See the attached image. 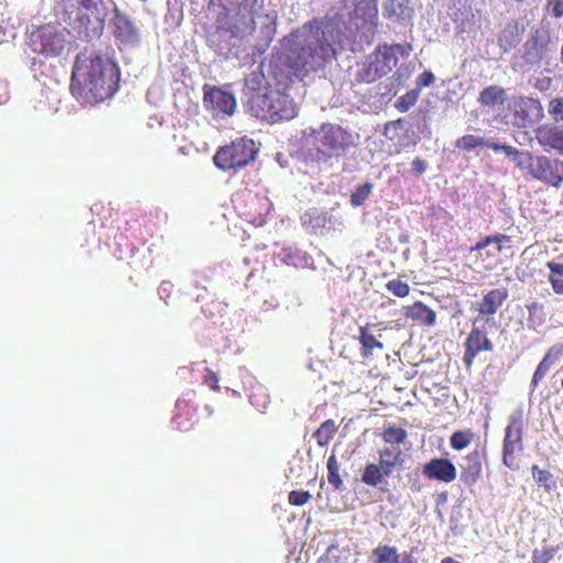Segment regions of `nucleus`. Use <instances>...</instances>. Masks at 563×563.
<instances>
[{
    "mask_svg": "<svg viewBox=\"0 0 563 563\" xmlns=\"http://www.w3.org/2000/svg\"><path fill=\"white\" fill-rule=\"evenodd\" d=\"M249 112L253 117L269 123L287 121L297 114L294 99L286 92L274 88H271L263 96L253 98Z\"/></svg>",
    "mask_w": 563,
    "mask_h": 563,
    "instance_id": "nucleus-4",
    "label": "nucleus"
},
{
    "mask_svg": "<svg viewBox=\"0 0 563 563\" xmlns=\"http://www.w3.org/2000/svg\"><path fill=\"white\" fill-rule=\"evenodd\" d=\"M509 292L505 287L494 288L483 295L481 300L472 305L471 310L476 312L475 318L487 320L488 324L497 325L494 316L508 299Z\"/></svg>",
    "mask_w": 563,
    "mask_h": 563,
    "instance_id": "nucleus-14",
    "label": "nucleus"
},
{
    "mask_svg": "<svg viewBox=\"0 0 563 563\" xmlns=\"http://www.w3.org/2000/svg\"><path fill=\"white\" fill-rule=\"evenodd\" d=\"M112 34L122 43H134L139 40V30L132 20L119 10H114L111 21Z\"/></svg>",
    "mask_w": 563,
    "mask_h": 563,
    "instance_id": "nucleus-19",
    "label": "nucleus"
},
{
    "mask_svg": "<svg viewBox=\"0 0 563 563\" xmlns=\"http://www.w3.org/2000/svg\"><path fill=\"white\" fill-rule=\"evenodd\" d=\"M434 81V75L430 70H424L417 77L416 85L418 89L429 87Z\"/></svg>",
    "mask_w": 563,
    "mask_h": 563,
    "instance_id": "nucleus-47",
    "label": "nucleus"
},
{
    "mask_svg": "<svg viewBox=\"0 0 563 563\" xmlns=\"http://www.w3.org/2000/svg\"><path fill=\"white\" fill-rule=\"evenodd\" d=\"M538 144L547 152L563 156V124L543 123L534 130Z\"/></svg>",
    "mask_w": 563,
    "mask_h": 563,
    "instance_id": "nucleus-16",
    "label": "nucleus"
},
{
    "mask_svg": "<svg viewBox=\"0 0 563 563\" xmlns=\"http://www.w3.org/2000/svg\"><path fill=\"white\" fill-rule=\"evenodd\" d=\"M203 384L208 386L213 391H220L219 386V377L218 375L209 367L205 369Z\"/></svg>",
    "mask_w": 563,
    "mask_h": 563,
    "instance_id": "nucleus-44",
    "label": "nucleus"
},
{
    "mask_svg": "<svg viewBox=\"0 0 563 563\" xmlns=\"http://www.w3.org/2000/svg\"><path fill=\"white\" fill-rule=\"evenodd\" d=\"M174 422L176 424V428L179 430V431H187L189 430L191 427H192V422L190 420H188L187 423H184L181 421V416L179 413H177L174 418Z\"/></svg>",
    "mask_w": 563,
    "mask_h": 563,
    "instance_id": "nucleus-52",
    "label": "nucleus"
},
{
    "mask_svg": "<svg viewBox=\"0 0 563 563\" xmlns=\"http://www.w3.org/2000/svg\"><path fill=\"white\" fill-rule=\"evenodd\" d=\"M523 170L533 178L552 187H560L563 183V161L547 155H536L532 152Z\"/></svg>",
    "mask_w": 563,
    "mask_h": 563,
    "instance_id": "nucleus-11",
    "label": "nucleus"
},
{
    "mask_svg": "<svg viewBox=\"0 0 563 563\" xmlns=\"http://www.w3.org/2000/svg\"><path fill=\"white\" fill-rule=\"evenodd\" d=\"M406 462V455L399 446H386L378 451V463L365 465L361 481L367 486L378 487L386 477L400 471Z\"/></svg>",
    "mask_w": 563,
    "mask_h": 563,
    "instance_id": "nucleus-5",
    "label": "nucleus"
},
{
    "mask_svg": "<svg viewBox=\"0 0 563 563\" xmlns=\"http://www.w3.org/2000/svg\"><path fill=\"white\" fill-rule=\"evenodd\" d=\"M400 101L401 102H404V101L407 102V104L405 107H402V108L399 107V109L401 111H406L410 106H412L416 102V96L413 93H411V92H408V93H406L405 96H402L400 98Z\"/></svg>",
    "mask_w": 563,
    "mask_h": 563,
    "instance_id": "nucleus-54",
    "label": "nucleus"
},
{
    "mask_svg": "<svg viewBox=\"0 0 563 563\" xmlns=\"http://www.w3.org/2000/svg\"><path fill=\"white\" fill-rule=\"evenodd\" d=\"M510 239L509 235L501 233L488 235L472 246L471 252H477L476 258L485 262L489 257H496L504 249L503 243L510 242Z\"/></svg>",
    "mask_w": 563,
    "mask_h": 563,
    "instance_id": "nucleus-20",
    "label": "nucleus"
},
{
    "mask_svg": "<svg viewBox=\"0 0 563 563\" xmlns=\"http://www.w3.org/2000/svg\"><path fill=\"white\" fill-rule=\"evenodd\" d=\"M385 52L386 49H382L377 45L375 51L357 65L355 73V81L357 84H372L391 71V57L387 56Z\"/></svg>",
    "mask_w": 563,
    "mask_h": 563,
    "instance_id": "nucleus-12",
    "label": "nucleus"
},
{
    "mask_svg": "<svg viewBox=\"0 0 563 563\" xmlns=\"http://www.w3.org/2000/svg\"><path fill=\"white\" fill-rule=\"evenodd\" d=\"M521 41V31L517 22H510L499 32L497 44L504 53L515 48Z\"/></svg>",
    "mask_w": 563,
    "mask_h": 563,
    "instance_id": "nucleus-26",
    "label": "nucleus"
},
{
    "mask_svg": "<svg viewBox=\"0 0 563 563\" xmlns=\"http://www.w3.org/2000/svg\"><path fill=\"white\" fill-rule=\"evenodd\" d=\"M441 563H462V562L456 561L452 556H445V558L442 559Z\"/></svg>",
    "mask_w": 563,
    "mask_h": 563,
    "instance_id": "nucleus-59",
    "label": "nucleus"
},
{
    "mask_svg": "<svg viewBox=\"0 0 563 563\" xmlns=\"http://www.w3.org/2000/svg\"><path fill=\"white\" fill-rule=\"evenodd\" d=\"M476 438L472 429H463L453 432L450 437V445L455 451H462L467 448Z\"/></svg>",
    "mask_w": 563,
    "mask_h": 563,
    "instance_id": "nucleus-33",
    "label": "nucleus"
},
{
    "mask_svg": "<svg viewBox=\"0 0 563 563\" xmlns=\"http://www.w3.org/2000/svg\"><path fill=\"white\" fill-rule=\"evenodd\" d=\"M547 10L553 18L560 19L563 16V0H548Z\"/></svg>",
    "mask_w": 563,
    "mask_h": 563,
    "instance_id": "nucleus-46",
    "label": "nucleus"
},
{
    "mask_svg": "<svg viewBox=\"0 0 563 563\" xmlns=\"http://www.w3.org/2000/svg\"><path fill=\"white\" fill-rule=\"evenodd\" d=\"M489 148L495 152H503L506 156L511 157L516 164V166L523 170L528 158L526 155H530L529 151H519L518 148L508 145V144H498L493 141H489Z\"/></svg>",
    "mask_w": 563,
    "mask_h": 563,
    "instance_id": "nucleus-28",
    "label": "nucleus"
},
{
    "mask_svg": "<svg viewBox=\"0 0 563 563\" xmlns=\"http://www.w3.org/2000/svg\"><path fill=\"white\" fill-rule=\"evenodd\" d=\"M279 46L284 64L300 80L322 69L336 55L317 20L308 21L300 29L284 36Z\"/></svg>",
    "mask_w": 563,
    "mask_h": 563,
    "instance_id": "nucleus-1",
    "label": "nucleus"
},
{
    "mask_svg": "<svg viewBox=\"0 0 563 563\" xmlns=\"http://www.w3.org/2000/svg\"><path fill=\"white\" fill-rule=\"evenodd\" d=\"M386 288L394 296L399 297V298H404V297L408 296V294L410 291L409 285L406 282H402L398 278L390 279L386 284Z\"/></svg>",
    "mask_w": 563,
    "mask_h": 563,
    "instance_id": "nucleus-40",
    "label": "nucleus"
},
{
    "mask_svg": "<svg viewBox=\"0 0 563 563\" xmlns=\"http://www.w3.org/2000/svg\"><path fill=\"white\" fill-rule=\"evenodd\" d=\"M64 20L79 34L99 36L104 27L102 5L97 0H62Z\"/></svg>",
    "mask_w": 563,
    "mask_h": 563,
    "instance_id": "nucleus-3",
    "label": "nucleus"
},
{
    "mask_svg": "<svg viewBox=\"0 0 563 563\" xmlns=\"http://www.w3.org/2000/svg\"><path fill=\"white\" fill-rule=\"evenodd\" d=\"M455 146L463 152H472L477 147H489V140L474 134H465L455 141Z\"/></svg>",
    "mask_w": 563,
    "mask_h": 563,
    "instance_id": "nucleus-32",
    "label": "nucleus"
},
{
    "mask_svg": "<svg viewBox=\"0 0 563 563\" xmlns=\"http://www.w3.org/2000/svg\"><path fill=\"white\" fill-rule=\"evenodd\" d=\"M562 354L563 345H554L548 350L542 360L550 364V366H553Z\"/></svg>",
    "mask_w": 563,
    "mask_h": 563,
    "instance_id": "nucleus-45",
    "label": "nucleus"
},
{
    "mask_svg": "<svg viewBox=\"0 0 563 563\" xmlns=\"http://www.w3.org/2000/svg\"><path fill=\"white\" fill-rule=\"evenodd\" d=\"M548 113L555 123L563 124V97H554L549 101Z\"/></svg>",
    "mask_w": 563,
    "mask_h": 563,
    "instance_id": "nucleus-38",
    "label": "nucleus"
},
{
    "mask_svg": "<svg viewBox=\"0 0 563 563\" xmlns=\"http://www.w3.org/2000/svg\"><path fill=\"white\" fill-rule=\"evenodd\" d=\"M551 367L552 366H550V364H548L544 360H541L533 373L531 380V384L534 388L538 386L539 382L544 378Z\"/></svg>",
    "mask_w": 563,
    "mask_h": 563,
    "instance_id": "nucleus-43",
    "label": "nucleus"
},
{
    "mask_svg": "<svg viewBox=\"0 0 563 563\" xmlns=\"http://www.w3.org/2000/svg\"><path fill=\"white\" fill-rule=\"evenodd\" d=\"M120 71L115 63L96 52L77 55L70 79L73 96L84 104H96L112 97L119 88Z\"/></svg>",
    "mask_w": 563,
    "mask_h": 563,
    "instance_id": "nucleus-2",
    "label": "nucleus"
},
{
    "mask_svg": "<svg viewBox=\"0 0 563 563\" xmlns=\"http://www.w3.org/2000/svg\"><path fill=\"white\" fill-rule=\"evenodd\" d=\"M402 122L404 121L401 119H398V120H395V121H390V122L386 123L385 131L387 132L390 128L401 126Z\"/></svg>",
    "mask_w": 563,
    "mask_h": 563,
    "instance_id": "nucleus-57",
    "label": "nucleus"
},
{
    "mask_svg": "<svg viewBox=\"0 0 563 563\" xmlns=\"http://www.w3.org/2000/svg\"><path fill=\"white\" fill-rule=\"evenodd\" d=\"M507 99L506 89L498 85L485 87L478 95L477 101L487 112L504 106Z\"/></svg>",
    "mask_w": 563,
    "mask_h": 563,
    "instance_id": "nucleus-23",
    "label": "nucleus"
},
{
    "mask_svg": "<svg viewBox=\"0 0 563 563\" xmlns=\"http://www.w3.org/2000/svg\"><path fill=\"white\" fill-rule=\"evenodd\" d=\"M463 461L461 481L465 486L471 487L478 482L483 471L482 454L478 448L465 455Z\"/></svg>",
    "mask_w": 563,
    "mask_h": 563,
    "instance_id": "nucleus-21",
    "label": "nucleus"
},
{
    "mask_svg": "<svg viewBox=\"0 0 563 563\" xmlns=\"http://www.w3.org/2000/svg\"><path fill=\"white\" fill-rule=\"evenodd\" d=\"M549 282L552 286L553 291L556 295H563V279L555 277L553 275H549Z\"/></svg>",
    "mask_w": 563,
    "mask_h": 563,
    "instance_id": "nucleus-50",
    "label": "nucleus"
},
{
    "mask_svg": "<svg viewBox=\"0 0 563 563\" xmlns=\"http://www.w3.org/2000/svg\"><path fill=\"white\" fill-rule=\"evenodd\" d=\"M336 432V426L332 419H328L321 423V426L316 430L313 437L319 446H327L330 441L334 438Z\"/></svg>",
    "mask_w": 563,
    "mask_h": 563,
    "instance_id": "nucleus-34",
    "label": "nucleus"
},
{
    "mask_svg": "<svg viewBox=\"0 0 563 563\" xmlns=\"http://www.w3.org/2000/svg\"><path fill=\"white\" fill-rule=\"evenodd\" d=\"M397 563H418V562L410 553H405L401 561L397 562Z\"/></svg>",
    "mask_w": 563,
    "mask_h": 563,
    "instance_id": "nucleus-58",
    "label": "nucleus"
},
{
    "mask_svg": "<svg viewBox=\"0 0 563 563\" xmlns=\"http://www.w3.org/2000/svg\"><path fill=\"white\" fill-rule=\"evenodd\" d=\"M496 325L488 324L487 320L473 318L471 320V331L464 341L463 363L465 367L471 368L475 358L483 352H492L494 343L488 338V330Z\"/></svg>",
    "mask_w": 563,
    "mask_h": 563,
    "instance_id": "nucleus-9",
    "label": "nucleus"
},
{
    "mask_svg": "<svg viewBox=\"0 0 563 563\" xmlns=\"http://www.w3.org/2000/svg\"><path fill=\"white\" fill-rule=\"evenodd\" d=\"M412 170L416 175H422L427 170V163L420 157H416L411 163Z\"/></svg>",
    "mask_w": 563,
    "mask_h": 563,
    "instance_id": "nucleus-49",
    "label": "nucleus"
},
{
    "mask_svg": "<svg viewBox=\"0 0 563 563\" xmlns=\"http://www.w3.org/2000/svg\"><path fill=\"white\" fill-rule=\"evenodd\" d=\"M405 316L421 325L432 327L437 322V312L422 301L405 307Z\"/></svg>",
    "mask_w": 563,
    "mask_h": 563,
    "instance_id": "nucleus-24",
    "label": "nucleus"
},
{
    "mask_svg": "<svg viewBox=\"0 0 563 563\" xmlns=\"http://www.w3.org/2000/svg\"><path fill=\"white\" fill-rule=\"evenodd\" d=\"M203 102L212 112L232 115L236 108V100L232 92L220 87L203 85Z\"/></svg>",
    "mask_w": 563,
    "mask_h": 563,
    "instance_id": "nucleus-15",
    "label": "nucleus"
},
{
    "mask_svg": "<svg viewBox=\"0 0 563 563\" xmlns=\"http://www.w3.org/2000/svg\"><path fill=\"white\" fill-rule=\"evenodd\" d=\"M532 477L536 483L543 487L547 493H551L556 489L558 483L554 478L553 474L545 468H540L538 465H532L531 467Z\"/></svg>",
    "mask_w": 563,
    "mask_h": 563,
    "instance_id": "nucleus-30",
    "label": "nucleus"
},
{
    "mask_svg": "<svg viewBox=\"0 0 563 563\" xmlns=\"http://www.w3.org/2000/svg\"><path fill=\"white\" fill-rule=\"evenodd\" d=\"M327 468H328V482L335 488L339 489L343 482L340 476L339 470L340 465L338 463V460L334 454H331L327 462Z\"/></svg>",
    "mask_w": 563,
    "mask_h": 563,
    "instance_id": "nucleus-37",
    "label": "nucleus"
},
{
    "mask_svg": "<svg viewBox=\"0 0 563 563\" xmlns=\"http://www.w3.org/2000/svg\"><path fill=\"white\" fill-rule=\"evenodd\" d=\"M523 411L516 410L508 418L503 440V463L511 471H518L520 467L519 456L523 453Z\"/></svg>",
    "mask_w": 563,
    "mask_h": 563,
    "instance_id": "nucleus-7",
    "label": "nucleus"
},
{
    "mask_svg": "<svg viewBox=\"0 0 563 563\" xmlns=\"http://www.w3.org/2000/svg\"><path fill=\"white\" fill-rule=\"evenodd\" d=\"M528 312H529V319L532 318V316L539 311V312H542L543 311V306L542 305H539L537 302H533L531 305H529L528 307Z\"/></svg>",
    "mask_w": 563,
    "mask_h": 563,
    "instance_id": "nucleus-56",
    "label": "nucleus"
},
{
    "mask_svg": "<svg viewBox=\"0 0 563 563\" xmlns=\"http://www.w3.org/2000/svg\"><path fill=\"white\" fill-rule=\"evenodd\" d=\"M256 24L253 13L246 9H239V11L230 18L228 23V31L232 37L243 40L252 35L255 31Z\"/></svg>",
    "mask_w": 563,
    "mask_h": 563,
    "instance_id": "nucleus-18",
    "label": "nucleus"
},
{
    "mask_svg": "<svg viewBox=\"0 0 563 563\" xmlns=\"http://www.w3.org/2000/svg\"><path fill=\"white\" fill-rule=\"evenodd\" d=\"M372 188H373V185L369 183H365V184L358 186L351 194V205L354 207L361 206L369 196Z\"/></svg>",
    "mask_w": 563,
    "mask_h": 563,
    "instance_id": "nucleus-39",
    "label": "nucleus"
},
{
    "mask_svg": "<svg viewBox=\"0 0 563 563\" xmlns=\"http://www.w3.org/2000/svg\"><path fill=\"white\" fill-rule=\"evenodd\" d=\"M354 14L364 23L376 25L378 19L377 0H360L354 7Z\"/></svg>",
    "mask_w": 563,
    "mask_h": 563,
    "instance_id": "nucleus-27",
    "label": "nucleus"
},
{
    "mask_svg": "<svg viewBox=\"0 0 563 563\" xmlns=\"http://www.w3.org/2000/svg\"><path fill=\"white\" fill-rule=\"evenodd\" d=\"M10 98L8 85L0 80V104H4Z\"/></svg>",
    "mask_w": 563,
    "mask_h": 563,
    "instance_id": "nucleus-53",
    "label": "nucleus"
},
{
    "mask_svg": "<svg viewBox=\"0 0 563 563\" xmlns=\"http://www.w3.org/2000/svg\"><path fill=\"white\" fill-rule=\"evenodd\" d=\"M380 438L389 446H398L406 442L408 433L404 428L389 426L382 431Z\"/></svg>",
    "mask_w": 563,
    "mask_h": 563,
    "instance_id": "nucleus-31",
    "label": "nucleus"
},
{
    "mask_svg": "<svg viewBox=\"0 0 563 563\" xmlns=\"http://www.w3.org/2000/svg\"><path fill=\"white\" fill-rule=\"evenodd\" d=\"M256 153L257 148L252 139L239 137L230 145L219 147L213 163L222 170L243 168L255 159Z\"/></svg>",
    "mask_w": 563,
    "mask_h": 563,
    "instance_id": "nucleus-6",
    "label": "nucleus"
},
{
    "mask_svg": "<svg viewBox=\"0 0 563 563\" xmlns=\"http://www.w3.org/2000/svg\"><path fill=\"white\" fill-rule=\"evenodd\" d=\"M409 488L413 493H419L421 490V483L417 473L415 474V478L409 479Z\"/></svg>",
    "mask_w": 563,
    "mask_h": 563,
    "instance_id": "nucleus-55",
    "label": "nucleus"
},
{
    "mask_svg": "<svg viewBox=\"0 0 563 563\" xmlns=\"http://www.w3.org/2000/svg\"><path fill=\"white\" fill-rule=\"evenodd\" d=\"M410 13V0H386L384 4V14L387 18L405 19Z\"/></svg>",
    "mask_w": 563,
    "mask_h": 563,
    "instance_id": "nucleus-29",
    "label": "nucleus"
},
{
    "mask_svg": "<svg viewBox=\"0 0 563 563\" xmlns=\"http://www.w3.org/2000/svg\"><path fill=\"white\" fill-rule=\"evenodd\" d=\"M547 267L550 269L551 274L555 277L561 276L563 277V264L556 263V262H548Z\"/></svg>",
    "mask_w": 563,
    "mask_h": 563,
    "instance_id": "nucleus-51",
    "label": "nucleus"
},
{
    "mask_svg": "<svg viewBox=\"0 0 563 563\" xmlns=\"http://www.w3.org/2000/svg\"><path fill=\"white\" fill-rule=\"evenodd\" d=\"M265 76L261 71H252L244 78L243 95L246 98V109H251V101L256 96H263L271 89Z\"/></svg>",
    "mask_w": 563,
    "mask_h": 563,
    "instance_id": "nucleus-22",
    "label": "nucleus"
},
{
    "mask_svg": "<svg viewBox=\"0 0 563 563\" xmlns=\"http://www.w3.org/2000/svg\"><path fill=\"white\" fill-rule=\"evenodd\" d=\"M66 44V36L57 25L44 24L30 33L29 45L31 49L47 57L59 55Z\"/></svg>",
    "mask_w": 563,
    "mask_h": 563,
    "instance_id": "nucleus-10",
    "label": "nucleus"
},
{
    "mask_svg": "<svg viewBox=\"0 0 563 563\" xmlns=\"http://www.w3.org/2000/svg\"><path fill=\"white\" fill-rule=\"evenodd\" d=\"M423 475L430 481L451 483L456 478V467L448 459L435 457L422 467Z\"/></svg>",
    "mask_w": 563,
    "mask_h": 563,
    "instance_id": "nucleus-17",
    "label": "nucleus"
},
{
    "mask_svg": "<svg viewBox=\"0 0 563 563\" xmlns=\"http://www.w3.org/2000/svg\"><path fill=\"white\" fill-rule=\"evenodd\" d=\"M317 151L324 157H338L352 145V134L335 123H322L313 131Z\"/></svg>",
    "mask_w": 563,
    "mask_h": 563,
    "instance_id": "nucleus-8",
    "label": "nucleus"
},
{
    "mask_svg": "<svg viewBox=\"0 0 563 563\" xmlns=\"http://www.w3.org/2000/svg\"><path fill=\"white\" fill-rule=\"evenodd\" d=\"M556 551L558 549L554 547L534 549L531 555L532 563H549L554 558Z\"/></svg>",
    "mask_w": 563,
    "mask_h": 563,
    "instance_id": "nucleus-41",
    "label": "nucleus"
},
{
    "mask_svg": "<svg viewBox=\"0 0 563 563\" xmlns=\"http://www.w3.org/2000/svg\"><path fill=\"white\" fill-rule=\"evenodd\" d=\"M512 123L518 128H527L541 121L544 117V110L539 99L518 96L511 103Z\"/></svg>",
    "mask_w": 563,
    "mask_h": 563,
    "instance_id": "nucleus-13",
    "label": "nucleus"
},
{
    "mask_svg": "<svg viewBox=\"0 0 563 563\" xmlns=\"http://www.w3.org/2000/svg\"><path fill=\"white\" fill-rule=\"evenodd\" d=\"M373 563H397L399 559L396 547L378 545L373 552Z\"/></svg>",
    "mask_w": 563,
    "mask_h": 563,
    "instance_id": "nucleus-35",
    "label": "nucleus"
},
{
    "mask_svg": "<svg viewBox=\"0 0 563 563\" xmlns=\"http://www.w3.org/2000/svg\"><path fill=\"white\" fill-rule=\"evenodd\" d=\"M311 499V494L308 490L299 489L291 490L288 495V503L292 506H303Z\"/></svg>",
    "mask_w": 563,
    "mask_h": 563,
    "instance_id": "nucleus-42",
    "label": "nucleus"
},
{
    "mask_svg": "<svg viewBox=\"0 0 563 563\" xmlns=\"http://www.w3.org/2000/svg\"><path fill=\"white\" fill-rule=\"evenodd\" d=\"M539 37H541L540 31H537L536 34L532 36V41L536 42Z\"/></svg>",
    "mask_w": 563,
    "mask_h": 563,
    "instance_id": "nucleus-61",
    "label": "nucleus"
},
{
    "mask_svg": "<svg viewBox=\"0 0 563 563\" xmlns=\"http://www.w3.org/2000/svg\"><path fill=\"white\" fill-rule=\"evenodd\" d=\"M374 327H376L374 323H366L365 325L360 327V335L357 340L361 344V355L364 358L371 357L374 350H384L383 342H380L371 331Z\"/></svg>",
    "mask_w": 563,
    "mask_h": 563,
    "instance_id": "nucleus-25",
    "label": "nucleus"
},
{
    "mask_svg": "<svg viewBox=\"0 0 563 563\" xmlns=\"http://www.w3.org/2000/svg\"><path fill=\"white\" fill-rule=\"evenodd\" d=\"M176 406H177L178 410H181L187 407V402L186 401H177Z\"/></svg>",
    "mask_w": 563,
    "mask_h": 563,
    "instance_id": "nucleus-60",
    "label": "nucleus"
},
{
    "mask_svg": "<svg viewBox=\"0 0 563 563\" xmlns=\"http://www.w3.org/2000/svg\"><path fill=\"white\" fill-rule=\"evenodd\" d=\"M135 225H139V218H137L136 213L131 212L130 214H128V218L125 220V228H124V231L122 232V235L124 238H129V231L132 228H134Z\"/></svg>",
    "mask_w": 563,
    "mask_h": 563,
    "instance_id": "nucleus-48",
    "label": "nucleus"
},
{
    "mask_svg": "<svg viewBox=\"0 0 563 563\" xmlns=\"http://www.w3.org/2000/svg\"><path fill=\"white\" fill-rule=\"evenodd\" d=\"M379 47L382 49H386V55L391 57L390 58V64L393 65V67H395L397 65V55H400L401 57H407L409 56V54L411 53L412 51V46L410 43H405V44H391V45H387V44H384V45H379Z\"/></svg>",
    "mask_w": 563,
    "mask_h": 563,
    "instance_id": "nucleus-36",
    "label": "nucleus"
}]
</instances>
